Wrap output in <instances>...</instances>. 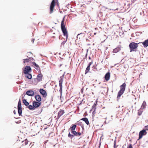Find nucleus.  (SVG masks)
<instances>
[{"label": "nucleus", "mask_w": 148, "mask_h": 148, "mask_svg": "<svg viewBox=\"0 0 148 148\" xmlns=\"http://www.w3.org/2000/svg\"><path fill=\"white\" fill-rule=\"evenodd\" d=\"M31 71V69L29 66H26L23 70V73L25 74H27Z\"/></svg>", "instance_id": "39448f33"}, {"label": "nucleus", "mask_w": 148, "mask_h": 148, "mask_svg": "<svg viewBox=\"0 0 148 148\" xmlns=\"http://www.w3.org/2000/svg\"><path fill=\"white\" fill-rule=\"evenodd\" d=\"M25 75V77L27 78L30 79L32 78V75L31 74H29V73Z\"/></svg>", "instance_id": "b1692460"}, {"label": "nucleus", "mask_w": 148, "mask_h": 148, "mask_svg": "<svg viewBox=\"0 0 148 148\" xmlns=\"http://www.w3.org/2000/svg\"><path fill=\"white\" fill-rule=\"evenodd\" d=\"M81 134V133L80 132H77V135L76 136H79Z\"/></svg>", "instance_id": "72a5a7b5"}, {"label": "nucleus", "mask_w": 148, "mask_h": 148, "mask_svg": "<svg viewBox=\"0 0 148 148\" xmlns=\"http://www.w3.org/2000/svg\"><path fill=\"white\" fill-rule=\"evenodd\" d=\"M64 113V111L63 110H60L58 113V117L59 118Z\"/></svg>", "instance_id": "2eb2a0df"}, {"label": "nucleus", "mask_w": 148, "mask_h": 148, "mask_svg": "<svg viewBox=\"0 0 148 148\" xmlns=\"http://www.w3.org/2000/svg\"><path fill=\"white\" fill-rule=\"evenodd\" d=\"M90 65H91L92 64V61L91 62H90L89 63Z\"/></svg>", "instance_id": "4c0bfd02"}, {"label": "nucleus", "mask_w": 148, "mask_h": 148, "mask_svg": "<svg viewBox=\"0 0 148 148\" xmlns=\"http://www.w3.org/2000/svg\"><path fill=\"white\" fill-rule=\"evenodd\" d=\"M64 76V74H63L62 76H61L60 77V80L59 81V86L60 87L59 91L61 94L62 92V84L63 81Z\"/></svg>", "instance_id": "20e7f679"}, {"label": "nucleus", "mask_w": 148, "mask_h": 148, "mask_svg": "<svg viewBox=\"0 0 148 148\" xmlns=\"http://www.w3.org/2000/svg\"><path fill=\"white\" fill-rule=\"evenodd\" d=\"M33 104L34 107L36 108L38 107L40 105L41 103L36 101H34L33 102Z\"/></svg>", "instance_id": "1a4fd4ad"}, {"label": "nucleus", "mask_w": 148, "mask_h": 148, "mask_svg": "<svg viewBox=\"0 0 148 148\" xmlns=\"http://www.w3.org/2000/svg\"><path fill=\"white\" fill-rule=\"evenodd\" d=\"M40 22H39V24H40Z\"/></svg>", "instance_id": "c03bdc74"}, {"label": "nucleus", "mask_w": 148, "mask_h": 148, "mask_svg": "<svg viewBox=\"0 0 148 148\" xmlns=\"http://www.w3.org/2000/svg\"><path fill=\"white\" fill-rule=\"evenodd\" d=\"M77 132H76L75 131H72V132H71V133L73 134H74V135L75 136H77Z\"/></svg>", "instance_id": "c85d7f7f"}, {"label": "nucleus", "mask_w": 148, "mask_h": 148, "mask_svg": "<svg viewBox=\"0 0 148 148\" xmlns=\"http://www.w3.org/2000/svg\"><path fill=\"white\" fill-rule=\"evenodd\" d=\"M18 108H21V101L20 99L19 100V101L18 102Z\"/></svg>", "instance_id": "a878e982"}, {"label": "nucleus", "mask_w": 148, "mask_h": 148, "mask_svg": "<svg viewBox=\"0 0 148 148\" xmlns=\"http://www.w3.org/2000/svg\"><path fill=\"white\" fill-rule=\"evenodd\" d=\"M146 102L145 101H144L141 106V108L142 109L145 108L146 107Z\"/></svg>", "instance_id": "6ab92c4d"}, {"label": "nucleus", "mask_w": 148, "mask_h": 148, "mask_svg": "<svg viewBox=\"0 0 148 148\" xmlns=\"http://www.w3.org/2000/svg\"><path fill=\"white\" fill-rule=\"evenodd\" d=\"M43 75L41 73L39 74L37 76L36 79L38 82L42 81Z\"/></svg>", "instance_id": "9b49d317"}, {"label": "nucleus", "mask_w": 148, "mask_h": 148, "mask_svg": "<svg viewBox=\"0 0 148 148\" xmlns=\"http://www.w3.org/2000/svg\"><path fill=\"white\" fill-rule=\"evenodd\" d=\"M34 40H35V39H34L32 40V42L33 43H34Z\"/></svg>", "instance_id": "58836bf2"}, {"label": "nucleus", "mask_w": 148, "mask_h": 148, "mask_svg": "<svg viewBox=\"0 0 148 148\" xmlns=\"http://www.w3.org/2000/svg\"><path fill=\"white\" fill-rule=\"evenodd\" d=\"M142 110V109L140 108V110H138V114L139 116H140L141 114L143 112V110Z\"/></svg>", "instance_id": "393cba45"}, {"label": "nucleus", "mask_w": 148, "mask_h": 148, "mask_svg": "<svg viewBox=\"0 0 148 148\" xmlns=\"http://www.w3.org/2000/svg\"><path fill=\"white\" fill-rule=\"evenodd\" d=\"M14 114H16V112H15V111L14 110Z\"/></svg>", "instance_id": "a19ab883"}, {"label": "nucleus", "mask_w": 148, "mask_h": 148, "mask_svg": "<svg viewBox=\"0 0 148 148\" xmlns=\"http://www.w3.org/2000/svg\"><path fill=\"white\" fill-rule=\"evenodd\" d=\"M31 60V58H27L26 59H24L23 60V63H25V62H27L29 61H30Z\"/></svg>", "instance_id": "aec40b11"}, {"label": "nucleus", "mask_w": 148, "mask_h": 148, "mask_svg": "<svg viewBox=\"0 0 148 148\" xmlns=\"http://www.w3.org/2000/svg\"><path fill=\"white\" fill-rule=\"evenodd\" d=\"M33 65L35 66V68L37 70H40V68L39 66L35 62H33Z\"/></svg>", "instance_id": "f3484780"}, {"label": "nucleus", "mask_w": 148, "mask_h": 148, "mask_svg": "<svg viewBox=\"0 0 148 148\" xmlns=\"http://www.w3.org/2000/svg\"><path fill=\"white\" fill-rule=\"evenodd\" d=\"M121 50L120 47H117L116 48L113 49V52L114 53H116L119 52Z\"/></svg>", "instance_id": "4468645a"}, {"label": "nucleus", "mask_w": 148, "mask_h": 148, "mask_svg": "<svg viewBox=\"0 0 148 148\" xmlns=\"http://www.w3.org/2000/svg\"><path fill=\"white\" fill-rule=\"evenodd\" d=\"M40 93L43 95V97H45L47 96L46 91L43 89H40L39 90Z\"/></svg>", "instance_id": "6e6552de"}, {"label": "nucleus", "mask_w": 148, "mask_h": 148, "mask_svg": "<svg viewBox=\"0 0 148 148\" xmlns=\"http://www.w3.org/2000/svg\"><path fill=\"white\" fill-rule=\"evenodd\" d=\"M67 41H66V40L65 41H63L61 44V46L60 47H62L63 46H64L66 42Z\"/></svg>", "instance_id": "7c9ffc66"}, {"label": "nucleus", "mask_w": 148, "mask_h": 148, "mask_svg": "<svg viewBox=\"0 0 148 148\" xmlns=\"http://www.w3.org/2000/svg\"><path fill=\"white\" fill-rule=\"evenodd\" d=\"M35 98L37 101L38 102H40L41 101V98L40 95H36Z\"/></svg>", "instance_id": "ddd939ff"}, {"label": "nucleus", "mask_w": 148, "mask_h": 148, "mask_svg": "<svg viewBox=\"0 0 148 148\" xmlns=\"http://www.w3.org/2000/svg\"><path fill=\"white\" fill-rule=\"evenodd\" d=\"M64 18L61 22V27L63 33L64 35L66 38V41L67 40L68 35L66 29L65 28V25L64 23Z\"/></svg>", "instance_id": "f257e3e1"}, {"label": "nucleus", "mask_w": 148, "mask_h": 148, "mask_svg": "<svg viewBox=\"0 0 148 148\" xmlns=\"http://www.w3.org/2000/svg\"><path fill=\"white\" fill-rule=\"evenodd\" d=\"M26 94L28 96H32L34 95V93L33 90H29L26 92Z\"/></svg>", "instance_id": "9d476101"}, {"label": "nucleus", "mask_w": 148, "mask_h": 148, "mask_svg": "<svg viewBox=\"0 0 148 148\" xmlns=\"http://www.w3.org/2000/svg\"><path fill=\"white\" fill-rule=\"evenodd\" d=\"M138 44L134 42L131 43L129 45V47L130 50V52L135 51L134 49L137 48L138 47Z\"/></svg>", "instance_id": "7ed1b4c3"}, {"label": "nucleus", "mask_w": 148, "mask_h": 148, "mask_svg": "<svg viewBox=\"0 0 148 148\" xmlns=\"http://www.w3.org/2000/svg\"><path fill=\"white\" fill-rule=\"evenodd\" d=\"M23 103L26 106H27L29 105V103L27 101L26 99H23Z\"/></svg>", "instance_id": "5701e85b"}, {"label": "nucleus", "mask_w": 148, "mask_h": 148, "mask_svg": "<svg viewBox=\"0 0 148 148\" xmlns=\"http://www.w3.org/2000/svg\"><path fill=\"white\" fill-rule=\"evenodd\" d=\"M89 59H91V58H90V57H89Z\"/></svg>", "instance_id": "79ce46f5"}, {"label": "nucleus", "mask_w": 148, "mask_h": 148, "mask_svg": "<svg viewBox=\"0 0 148 148\" xmlns=\"http://www.w3.org/2000/svg\"><path fill=\"white\" fill-rule=\"evenodd\" d=\"M109 123L108 122L107 123V122H106V121H105L104 122V123L105 124H107V123Z\"/></svg>", "instance_id": "ea45409f"}, {"label": "nucleus", "mask_w": 148, "mask_h": 148, "mask_svg": "<svg viewBox=\"0 0 148 148\" xmlns=\"http://www.w3.org/2000/svg\"><path fill=\"white\" fill-rule=\"evenodd\" d=\"M55 1L54 0H53L52 1L50 5V13H52L53 9L54 8V6H55Z\"/></svg>", "instance_id": "0eeeda50"}, {"label": "nucleus", "mask_w": 148, "mask_h": 148, "mask_svg": "<svg viewBox=\"0 0 148 148\" xmlns=\"http://www.w3.org/2000/svg\"><path fill=\"white\" fill-rule=\"evenodd\" d=\"M110 73L109 72L107 73L105 76V79L106 81H108L110 79Z\"/></svg>", "instance_id": "f8f14e48"}, {"label": "nucleus", "mask_w": 148, "mask_h": 148, "mask_svg": "<svg viewBox=\"0 0 148 148\" xmlns=\"http://www.w3.org/2000/svg\"><path fill=\"white\" fill-rule=\"evenodd\" d=\"M126 86V84L125 83H124L120 86V90L118 92L117 100L124 92L125 90Z\"/></svg>", "instance_id": "f03ea898"}, {"label": "nucleus", "mask_w": 148, "mask_h": 148, "mask_svg": "<svg viewBox=\"0 0 148 148\" xmlns=\"http://www.w3.org/2000/svg\"><path fill=\"white\" fill-rule=\"evenodd\" d=\"M143 45L144 47H146L148 46V39L146 40L143 43Z\"/></svg>", "instance_id": "a211bd4d"}, {"label": "nucleus", "mask_w": 148, "mask_h": 148, "mask_svg": "<svg viewBox=\"0 0 148 148\" xmlns=\"http://www.w3.org/2000/svg\"><path fill=\"white\" fill-rule=\"evenodd\" d=\"M143 129H144L146 131V130H148V125L145 126Z\"/></svg>", "instance_id": "2f4dec72"}, {"label": "nucleus", "mask_w": 148, "mask_h": 148, "mask_svg": "<svg viewBox=\"0 0 148 148\" xmlns=\"http://www.w3.org/2000/svg\"><path fill=\"white\" fill-rule=\"evenodd\" d=\"M90 69V68L88 67H87L85 71V74L87 73L88 72Z\"/></svg>", "instance_id": "cd10ccee"}, {"label": "nucleus", "mask_w": 148, "mask_h": 148, "mask_svg": "<svg viewBox=\"0 0 148 148\" xmlns=\"http://www.w3.org/2000/svg\"><path fill=\"white\" fill-rule=\"evenodd\" d=\"M28 108L30 110H32L34 109V106H32L31 105H29L28 106Z\"/></svg>", "instance_id": "bb28decb"}, {"label": "nucleus", "mask_w": 148, "mask_h": 148, "mask_svg": "<svg viewBox=\"0 0 148 148\" xmlns=\"http://www.w3.org/2000/svg\"><path fill=\"white\" fill-rule=\"evenodd\" d=\"M91 65H90L89 64H88V66H87V67H89V68H90V66Z\"/></svg>", "instance_id": "e433bc0d"}, {"label": "nucleus", "mask_w": 148, "mask_h": 148, "mask_svg": "<svg viewBox=\"0 0 148 148\" xmlns=\"http://www.w3.org/2000/svg\"><path fill=\"white\" fill-rule=\"evenodd\" d=\"M68 136L69 137H70L71 139H72L74 137V136L73 135L70 134V133H69L68 134Z\"/></svg>", "instance_id": "c756f323"}, {"label": "nucleus", "mask_w": 148, "mask_h": 148, "mask_svg": "<svg viewBox=\"0 0 148 148\" xmlns=\"http://www.w3.org/2000/svg\"><path fill=\"white\" fill-rule=\"evenodd\" d=\"M18 114L19 116H21V114L22 112V108H18Z\"/></svg>", "instance_id": "412c9836"}, {"label": "nucleus", "mask_w": 148, "mask_h": 148, "mask_svg": "<svg viewBox=\"0 0 148 148\" xmlns=\"http://www.w3.org/2000/svg\"><path fill=\"white\" fill-rule=\"evenodd\" d=\"M116 141L115 140L114 142V148H116Z\"/></svg>", "instance_id": "f704fd0d"}, {"label": "nucleus", "mask_w": 148, "mask_h": 148, "mask_svg": "<svg viewBox=\"0 0 148 148\" xmlns=\"http://www.w3.org/2000/svg\"><path fill=\"white\" fill-rule=\"evenodd\" d=\"M147 132L144 129H143L142 130L140 131L139 134V139H140L144 135H146Z\"/></svg>", "instance_id": "423d86ee"}, {"label": "nucleus", "mask_w": 148, "mask_h": 148, "mask_svg": "<svg viewBox=\"0 0 148 148\" xmlns=\"http://www.w3.org/2000/svg\"><path fill=\"white\" fill-rule=\"evenodd\" d=\"M23 143H25V145H26L28 144V141L27 140H25V141H23Z\"/></svg>", "instance_id": "473e14b6"}, {"label": "nucleus", "mask_w": 148, "mask_h": 148, "mask_svg": "<svg viewBox=\"0 0 148 148\" xmlns=\"http://www.w3.org/2000/svg\"><path fill=\"white\" fill-rule=\"evenodd\" d=\"M127 148H133L132 145L131 144H130L129 146Z\"/></svg>", "instance_id": "c9c22d12"}, {"label": "nucleus", "mask_w": 148, "mask_h": 148, "mask_svg": "<svg viewBox=\"0 0 148 148\" xmlns=\"http://www.w3.org/2000/svg\"><path fill=\"white\" fill-rule=\"evenodd\" d=\"M76 125H74L71 127L69 129L71 131H74L76 127Z\"/></svg>", "instance_id": "4be33fe9"}, {"label": "nucleus", "mask_w": 148, "mask_h": 148, "mask_svg": "<svg viewBox=\"0 0 148 148\" xmlns=\"http://www.w3.org/2000/svg\"><path fill=\"white\" fill-rule=\"evenodd\" d=\"M81 120H83L84 121L87 125H88L89 124V122L88 119L86 118H82Z\"/></svg>", "instance_id": "dca6fc26"}, {"label": "nucleus", "mask_w": 148, "mask_h": 148, "mask_svg": "<svg viewBox=\"0 0 148 148\" xmlns=\"http://www.w3.org/2000/svg\"><path fill=\"white\" fill-rule=\"evenodd\" d=\"M118 10V8H117L115 10Z\"/></svg>", "instance_id": "37998d69"}]
</instances>
